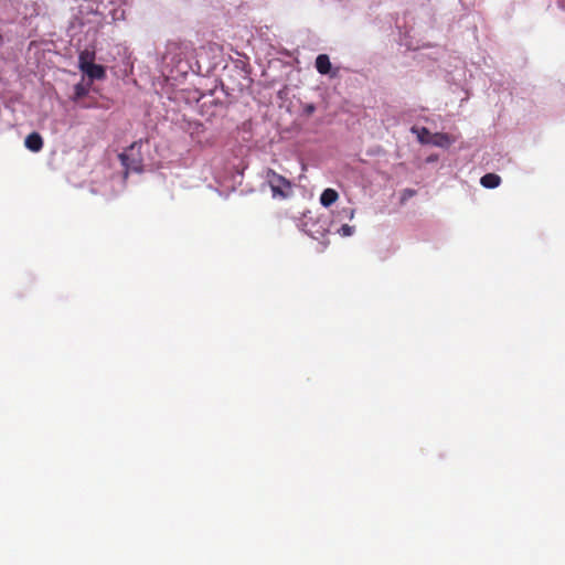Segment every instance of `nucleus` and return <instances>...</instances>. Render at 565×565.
<instances>
[{"instance_id": "nucleus-12", "label": "nucleus", "mask_w": 565, "mask_h": 565, "mask_svg": "<svg viewBox=\"0 0 565 565\" xmlns=\"http://www.w3.org/2000/svg\"><path fill=\"white\" fill-rule=\"evenodd\" d=\"M88 86H85L84 84L82 83H78L75 85L74 87V93H75V98H81V97H84L88 94Z\"/></svg>"}, {"instance_id": "nucleus-2", "label": "nucleus", "mask_w": 565, "mask_h": 565, "mask_svg": "<svg viewBox=\"0 0 565 565\" xmlns=\"http://www.w3.org/2000/svg\"><path fill=\"white\" fill-rule=\"evenodd\" d=\"M455 141V137L444 132L433 134V136L429 138V145L439 148H449Z\"/></svg>"}, {"instance_id": "nucleus-14", "label": "nucleus", "mask_w": 565, "mask_h": 565, "mask_svg": "<svg viewBox=\"0 0 565 565\" xmlns=\"http://www.w3.org/2000/svg\"><path fill=\"white\" fill-rule=\"evenodd\" d=\"M353 216H354V210H351V212H350V218H353Z\"/></svg>"}, {"instance_id": "nucleus-3", "label": "nucleus", "mask_w": 565, "mask_h": 565, "mask_svg": "<svg viewBox=\"0 0 565 565\" xmlns=\"http://www.w3.org/2000/svg\"><path fill=\"white\" fill-rule=\"evenodd\" d=\"M82 72L89 78L90 82L95 79H103L106 76L104 66L92 64L82 70Z\"/></svg>"}, {"instance_id": "nucleus-6", "label": "nucleus", "mask_w": 565, "mask_h": 565, "mask_svg": "<svg viewBox=\"0 0 565 565\" xmlns=\"http://www.w3.org/2000/svg\"><path fill=\"white\" fill-rule=\"evenodd\" d=\"M338 198H339L338 192L335 190L329 188V189L323 190V192L321 193L320 203L322 206L329 207L333 203L337 202Z\"/></svg>"}, {"instance_id": "nucleus-1", "label": "nucleus", "mask_w": 565, "mask_h": 565, "mask_svg": "<svg viewBox=\"0 0 565 565\" xmlns=\"http://www.w3.org/2000/svg\"><path fill=\"white\" fill-rule=\"evenodd\" d=\"M265 179L270 186L273 196L285 198L287 195V191L291 188L290 182L285 177L278 174L271 169L266 171Z\"/></svg>"}, {"instance_id": "nucleus-10", "label": "nucleus", "mask_w": 565, "mask_h": 565, "mask_svg": "<svg viewBox=\"0 0 565 565\" xmlns=\"http://www.w3.org/2000/svg\"><path fill=\"white\" fill-rule=\"evenodd\" d=\"M500 177L494 174V173H488V174H484L481 180H480V183L482 186L487 188V189H494L497 186H499L500 184Z\"/></svg>"}, {"instance_id": "nucleus-8", "label": "nucleus", "mask_w": 565, "mask_h": 565, "mask_svg": "<svg viewBox=\"0 0 565 565\" xmlns=\"http://www.w3.org/2000/svg\"><path fill=\"white\" fill-rule=\"evenodd\" d=\"M119 159L121 163L126 167L128 171H135L139 172L141 171L140 161L137 159H129V156L127 152H122L119 154Z\"/></svg>"}, {"instance_id": "nucleus-9", "label": "nucleus", "mask_w": 565, "mask_h": 565, "mask_svg": "<svg viewBox=\"0 0 565 565\" xmlns=\"http://www.w3.org/2000/svg\"><path fill=\"white\" fill-rule=\"evenodd\" d=\"M316 67L320 74H328L331 70V62L329 60V56L326 54L318 55V57L316 58Z\"/></svg>"}, {"instance_id": "nucleus-4", "label": "nucleus", "mask_w": 565, "mask_h": 565, "mask_svg": "<svg viewBox=\"0 0 565 565\" xmlns=\"http://www.w3.org/2000/svg\"><path fill=\"white\" fill-rule=\"evenodd\" d=\"M181 46H182V44L179 41H174V40L168 41L164 46V52L162 53V58L164 61L166 60L173 61L179 55V53L181 51Z\"/></svg>"}, {"instance_id": "nucleus-13", "label": "nucleus", "mask_w": 565, "mask_h": 565, "mask_svg": "<svg viewBox=\"0 0 565 565\" xmlns=\"http://www.w3.org/2000/svg\"><path fill=\"white\" fill-rule=\"evenodd\" d=\"M354 231H355L354 226L344 224L338 230V233H339V235H341L343 237H349V236L353 235Z\"/></svg>"}, {"instance_id": "nucleus-5", "label": "nucleus", "mask_w": 565, "mask_h": 565, "mask_svg": "<svg viewBox=\"0 0 565 565\" xmlns=\"http://www.w3.org/2000/svg\"><path fill=\"white\" fill-rule=\"evenodd\" d=\"M25 147L31 151H40L43 147V140L36 132L30 134L24 140Z\"/></svg>"}, {"instance_id": "nucleus-11", "label": "nucleus", "mask_w": 565, "mask_h": 565, "mask_svg": "<svg viewBox=\"0 0 565 565\" xmlns=\"http://www.w3.org/2000/svg\"><path fill=\"white\" fill-rule=\"evenodd\" d=\"M412 131L416 134L420 143L429 145V138L433 136V134L427 128H413Z\"/></svg>"}, {"instance_id": "nucleus-7", "label": "nucleus", "mask_w": 565, "mask_h": 565, "mask_svg": "<svg viewBox=\"0 0 565 565\" xmlns=\"http://www.w3.org/2000/svg\"><path fill=\"white\" fill-rule=\"evenodd\" d=\"M94 61L95 52L86 49L78 55V68L82 71L86 66L94 64Z\"/></svg>"}]
</instances>
